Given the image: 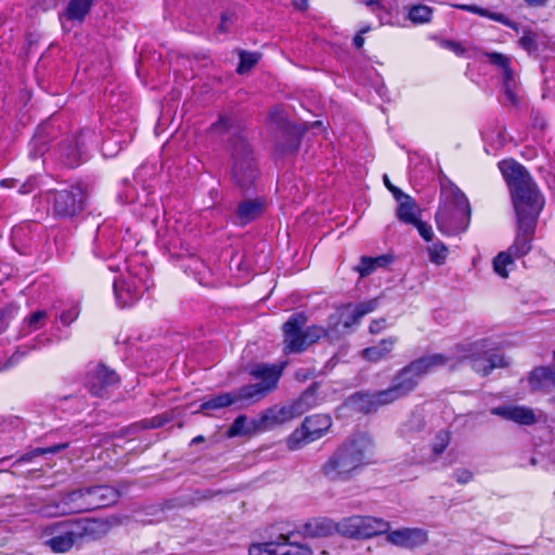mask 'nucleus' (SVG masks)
<instances>
[{"label": "nucleus", "instance_id": "ddd939ff", "mask_svg": "<svg viewBox=\"0 0 555 555\" xmlns=\"http://www.w3.org/2000/svg\"><path fill=\"white\" fill-rule=\"evenodd\" d=\"M90 138L89 132H81L78 137H72L61 144L60 153L66 166L75 167L83 160Z\"/></svg>", "mask_w": 555, "mask_h": 555}, {"label": "nucleus", "instance_id": "5701e85b", "mask_svg": "<svg viewBox=\"0 0 555 555\" xmlns=\"http://www.w3.org/2000/svg\"><path fill=\"white\" fill-rule=\"evenodd\" d=\"M393 197L398 202L397 217L400 221L410 224L416 222L420 215L415 201L400 189L393 190Z\"/></svg>", "mask_w": 555, "mask_h": 555}, {"label": "nucleus", "instance_id": "0e129e2a", "mask_svg": "<svg viewBox=\"0 0 555 555\" xmlns=\"http://www.w3.org/2000/svg\"><path fill=\"white\" fill-rule=\"evenodd\" d=\"M228 21H230V16L223 14L222 17H221L220 25H219V30L220 31H227L228 30V27H227Z\"/></svg>", "mask_w": 555, "mask_h": 555}, {"label": "nucleus", "instance_id": "8fccbe9b", "mask_svg": "<svg viewBox=\"0 0 555 555\" xmlns=\"http://www.w3.org/2000/svg\"><path fill=\"white\" fill-rule=\"evenodd\" d=\"M47 318V312L43 310H38L29 315L27 319V326L33 330H39L43 326V321Z\"/></svg>", "mask_w": 555, "mask_h": 555}, {"label": "nucleus", "instance_id": "c756f323", "mask_svg": "<svg viewBox=\"0 0 555 555\" xmlns=\"http://www.w3.org/2000/svg\"><path fill=\"white\" fill-rule=\"evenodd\" d=\"M92 2L93 0H70L61 21L63 23L64 20L81 23L89 13Z\"/></svg>", "mask_w": 555, "mask_h": 555}, {"label": "nucleus", "instance_id": "72a5a7b5", "mask_svg": "<svg viewBox=\"0 0 555 555\" xmlns=\"http://www.w3.org/2000/svg\"><path fill=\"white\" fill-rule=\"evenodd\" d=\"M360 516L346 517L334 524V527L335 530L344 537L360 539Z\"/></svg>", "mask_w": 555, "mask_h": 555}, {"label": "nucleus", "instance_id": "2f4dec72", "mask_svg": "<svg viewBox=\"0 0 555 555\" xmlns=\"http://www.w3.org/2000/svg\"><path fill=\"white\" fill-rule=\"evenodd\" d=\"M393 261V256L386 254L377 257L362 256L357 271L360 276L370 275L375 269L384 268Z\"/></svg>", "mask_w": 555, "mask_h": 555}, {"label": "nucleus", "instance_id": "37998d69", "mask_svg": "<svg viewBox=\"0 0 555 555\" xmlns=\"http://www.w3.org/2000/svg\"><path fill=\"white\" fill-rule=\"evenodd\" d=\"M39 513L43 517H57V516H66L67 512H63L62 508V495L59 501H53L51 503H47L42 505L39 509Z\"/></svg>", "mask_w": 555, "mask_h": 555}, {"label": "nucleus", "instance_id": "09e8293b", "mask_svg": "<svg viewBox=\"0 0 555 555\" xmlns=\"http://www.w3.org/2000/svg\"><path fill=\"white\" fill-rule=\"evenodd\" d=\"M410 224H413L416 228L418 234L424 241L429 242L433 240L434 231L429 223L417 218L416 222H411Z\"/></svg>", "mask_w": 555, "mask_h": 555}, {"label": "nucleus", "instance_id": "aec40b11", "mask_svg": "<svg viewBox=\"0 0 555 555\" xmlns=\"http://www.w3.org/2000/svg\"><path fill=\"white\" fill-rule=\"evenodd\" d=\"M453 359V357H448L442 353H433L417 358L411 361L408 365L420 380L426 374L433 372L437 367L447 365Z\"/></svg>", "mask_w": 555, "mask_h": 555}, {"label": "nucleus", "instance_id": "a18cd8bd", "mask_svg": "<svg viewBox=\"0 0 555 555\" xmlns=\"http://www.w3.org/2000/svg\"><path fill=\"white\" fill-rule=\"evenodd\" d=\"M46 145H47L46 135H43L41 133H37L30 141L29 156L31 158H37L39 156H42L47 150Z\"/></svg>", "mask_w": 555, "mask_h": 555}, {"label": "nucleus", "instance_id": "f257e3e1", "mask_svg": "<svg viewBox=\"0 0 555 555\" xmlns=\"http://www.w3.org/2000/svg\"><path fill=\"white\" fill-rule=\"evenodd\" d=\"M499 168L508 185L518 218L516 243H528L533 237L537 219L544 207V197L530 173L519 163L502 160Z\"/></svg>", "mask_w": 555, "mask_h": 555}, {"label": "nucleus", "instance_id": "f704fd0d", "mask_svg": "<svg viewBox=\"0 0 555 555\" xmlns=\"http://www.w3.org/2000/svg\"><path fill=\"white\" fill-rule=\"evenodd\" d=\"M300 415V411H298V409L295 406V403L293 402L292 404L282 406L279 410L270 409L268 414L262 416V422L271 420L274 423H284Z\"/></svg>", "mask_w": 555, "mask_h": 555}, {"label": "nucleus", "instance_id": "58836bf2", "mask_svg": "<svg viewBox=\"0 0 555 555\" xmlns=\"http://www.w3.org/2000/svg\"><path fill=\"white\" fill-rule=\"evenodd\" d=\"M374 396L378 409L404 397L393 384L387 389L374 391Z\"/></svg>", "mask_w": 555, "mask_h": 555}, {"label": "nucleus", "instance_id": "69168bd1", "mask_svg": "<svg viewBox=\"0 0 555 555\" xmlns=\"http://www.w3.org/2000/svg\"><path fill=\"white\" fill-rule=\"evenodd\" d=\"M360 320H354L353 321V312L347 317V319L344 321V326L345 327H351L352 325L357 324Z\"/></svg>", "mask_w": 555, "mask_h": 555}, {"label": "nucleus", "instance_id": "6ab92c4d", "mask_svg": "<svg viewBox=\"0 0 555 555\" xmlns=\"http://www.w3.org/2000/svg\"><path fill=\"white\" fill-rule=\"evenodd\" d=\"M490 413L520 425H532L537 422L533 410L521 405H500L492 408Z\"/></svg>", "mask_w": 555, "mask_h": 555}, {"label": "nucleus", "instance_id": "6e6552de", "mask_svg": "<svg viewBox=\"0 0 555 555\" xmlns=\"http://www.w3.org/2000/svg\"><path fill=\"white\" fill-rule=\"evenodd\" d=\"M462 9L467 10L469 12L478 13L482 16H488L493 21L500 22L505 26L514 29L517 33H521L519 37L518 44L521 49H524L527 53L533 54L539 51L540 46L544 44V36L541 31L533 30L529 27H524L519 29L518 25L508 20L505 15L500 13H488L486 10L477 8L475 5H463Z\"/></svg>", "mask_w": 555, "mask_h": 555}, {"label": "nucleus", "instance_id": "de8ad7c7", "mask_svg": "<svg viewBox=\"0 0 555 555\" xmlns=\"http://www.w3.org/2000/svg\"><path fill=\"white\" fill-rule=\"evenodd\" d=\"M449 442H450L449 434L447 431H439L436 435V442L433 446V453L436 456H439L440 454H442L444 452V450L449 446Z\"/></svg>", "mask_w": 555, "mask_h": 555}, {"label": "nucleus", "instance_id": "b1692460", "mask_svg": "<svg viewBox=\"0 0 555 555\" xmlns=\"http://www.w3.org/2000/svg\"><path fill=\"white\" fill-rule=\"evenodd\" d=\"M61 495L63 512H67L68 515L90 512L86 488H78Z\"/></svg>", "mask_w": 555, "mask_h": 555}, {"label": "nucleus", "instance_id": "393cba45", "mask_svg": "<svg viewBox=\"0 0 555 555\" xmlns=\"http://www.w3.org/2000/svg\"><path fill=\"white\" fill-rule=\"evenodd\" d=\"M264 211V203L261 199H246L243 201L236 209L233 216V222L235 224L245 225L258 217Z\"/></svg>", "mask_w": 555, "mask_h": 555}, {"label": "nucleus", "instance_id": "39448f33", "mask_svg": "<svg viewBox=\"0 0 555 555\" xmlns=\"http://www.w3.org/2000/svg\"><path fill=\"white\" fill-rule=\"evenodd\" d=\"M307 322L308 317L305 312H296L282 325L285 354L302 353L322 337L327 336V330L319 325L307 326Z\"/></svg>", "mask_w": 555, "mask_h": 555}, {"label": "nucleus", "instance_id": "a19ab883", "mask_svg": "<svg viewBox=\"0 0 555 555\" xmlns=\"http://www.w3.org/2000/svg\"><path fill=\"white\" fill-rule=\"evenodd\" d=\"M238 55L240 64L237 66L236 72L241 75L250 70L260 60V54L257 52H247L244 50H238Z\"/></svg>", "mask_w": 555, "mask_h": 555}, {"label": "nucleus", "instance_id": "f3484780", "mask_svg": "<svg viewBox=\"0 0 555 555\" xmlns=\"http://www.w3.org/2000/svg\"><path fill=\"white\" fill-rule=\"evenodd\" d=\"M387 541L399 547L414 548L424 545L428 537L427 532L421 528H402L389 531Z\"/></svg>", "mask_w": 555, "mask_h": 555}, {"label": "nucleus", "instance_id": "412c9836", "mask_svg": "<svg viewBox=\"0 0 555 555\" xmlns=\"http://www.w3.org/2000/svg\"><path fill=\"white\" fill-rule=\"evenodd\" d=\"M531 245H511V247L499 253L493 259L494 272L503 279L508 276V267L514 266V258L521 257L529 253Z\"/></svg>", "mask_w": 555, "mask_h": 555}, {"label": "nucleus", "instance_id": "20e7f679", "mask_svg": "<svg viewBox=\"0 0 555 555\" xmlns=\"http://www.w3.org/2000/svg\"><path fill=\"white\" fill-rule=\"evenodd\" d=\"M112 524L103 518H72L44 527L43 534L51 535L46 544L55 553L68 552L75 545L96 541L105 537Z\"/></svg>", "mask_w": 555, "mask_h": 555}, {"label": "nucleus", "instance_id": "2eb2a0df", "mask_svg": "<svg viewBox=\"0 0 555 555\" xmlns=\"http://www.w3.org/2000/svg\"><path fill=\"white\" fill-rule=\"evenodd\" d=\"M485 56L488 61L502 70L503 87L506 99L512 103H517V96L515 93L516 79L513 70L511 69V59L502 53L491 52L486 53Z\"/></svg>", "mask_w": 555, "mask_h": 555}, {"label": "nucleus", "instance_id": "338daca9", "mask_svg": "<svg viewBox=\"0 0 555 555\" xmlns=\"http://www.w3.org/2000/svg\"><path fill=\"white\" fill-rule=\"evenodd\" d=\"M525 2L530 7H543L547 0H525Z\"/></svg>", "mask_w": 555, "mask_h": 555}, {"label": "nucleus", "instance_id": "4468645a", "mask_svg": "<svg viewBox=\"0 0 555 555\" xmlns=\"http://www.w3.org/2000/svg\"><path fill=\"white\" fill-rule=\"evenodd\" d=\"M83 207V194L80 189L63 190L54 195V211L57 216L68 217Z\"/></svg>", "mask_w": 555, "mask_h": 555}, {"label": "nucleus", "instance_id": "4c0bfd02", "mask_svg": "<svg viewBox=\"0 0 555 555\" xmlns=\"http://www.w3.org/2000/svg\"><path fill=\"white\" fill-rule=\"evenodd\" d=\"M528 379L532 388H540L544 382L555 379V372L548 366H538L530 373Z\"/></svg>", "mask_w": 555, "mask_h": 555}, {"label": "nucleus", "instance_id": "79ce46f5", "mask_svg": "<svg viewBox=\"0 0 555 555\" xmlns=\"http://www.w3.org/2000/svg\"><path fill=\"white\" fill-rule=\"evenodd\" d=\"M247 416L238 415L231 426L228 429V437H237L245 436L251 433L249 428L246 427Z\"/></svg>", "mask_w": 555, "mask_h": 555}, {"label": "nucleus", "instance_id": "bb28decb", "mask_svg": "<svg viewBox=\"0 0 555 555\" xmlns=\"http://www.w3.org/2000/svg\"><path fill=\"white\" fill-rule=\"evenodd\" d=\"M335 530L334 522L327 518H314L307 521L300 533L308 538L328 537Z\"/></svg>", "mask_w": 555, "mask_h": 555}, {"label": "nucleus", "instance_id": "bf43d9fd", "mask_svg": "<svg viewBox=\"0 0 555 555\" xmlns=\"http://www.w3.org/2000/svg\"><path fill=\"white\" fill-rule=\"evenodd\" d=\"M371 29L370 26H365L359 30V33L353 38V44L357 49H361L364 44L363 35Z\"/></svg>", "mask_w": 555, "mask_h": 555}, {"label": "nucleus", "instance_id": "a878e982", "mask_svg": "<svg viewBox=\"0 0 555 555\" xmlns=\"http://www.w3.org/2000/svg\"><path fill=\"white\" fill-rule=\"evenodd\" d=\"M346 404L351 410L363 414L373 413L378 410L374 392H354L349 396Z\"/></svg>", "mask_w": 555, "mask_h": 555}, {"label": "nucleus", "instance_id": "052dcab7", "mask_svg": "<svg viewBox=\"0 0 555 555\" xmlns=\"http://www.w3.org/2000/svg\"><path fill=\"white\" fill-rule=\"evenodd\" d=\"M443 46L447 49L453 51L456 55H462L465 51L464 48L459 42L455 41H446Z\"/></svg>", "mask_w": 555, "mask_h": 555}, {"label": "nucleus", "instance_id": "f03ea898", "mask_svg": "<svg viewBox=\"0 0 555 555\" xmlns=\"http://www.w3.org/2000/svg\"><path fill=\"white\" fill-rule=\"evenodd\" d=\"M373 440L363 433L346 438L321 465L320 473L331 482H347L372 463Z\"/></svg>", "mask_w": 555, "mask_h": 555}, {"label": "nucleus", "instance_id": "0eeeda50", "mask_svg": "<svg viewBox=\"0 0 555 555\" xmlns=\"http://www.w3.org/2000/svg\"><path fill=\"white\" fill-rule=\"evenodd\" d=\"M332 426V418L327 414H314L307 416L301 426L295 429L287 439L291 450H297L304 444L310 443L324 436Z\"/></svg>", "mask_w": 555, "mask_h": 555}, {"label": "nucleus", "instance_id": "13d9d810", "mask_svg": "<svg viewBox=\"0 0 555 555\" xmlns=\"http://www.w3.org/2000/svg\"><path fill=\"white\" fill-rule=\"evenodd\" d=\"M386 326V320L385 319H377L373 320L370 324V333L372 334H378L380 333Z\"/></svg>", "mask_w": 555, "mask_h": 555}, {"label": "nucleus", "instance_id": "a211bd4d", "mask_svg": "<svg viewBox=\"0 0 555 555\" xmlns=\"http://www.w3.org/2000/svg\"><path fill=\"white\" fill-rule=\"evenodd\" d=\"M85 488L90 512L108 507L118 501L119 492L111 486L95 485Z\"/></svg>", "mask_w": 555, "mask_h": 555}, {"label": "nucleus", "instance_id": "ea45409f", "mask_svg": "<svg viewBox=\"0 0 555 555\" xmlns=\"http://www.w3.org/2000/svg\"><path fill=\"white\" fill-rule=\"evenodd\" d=\"M433 10L428 5L417 4L409 9L408 18L414 24H424L430 21Z\"/></svg>", "mask_w": 555, "mask_h": 555}, {"label": "nucleus", "instance_id": "4d7b16f0", "mask_svg": "<svg viewBox=\"0 0 555 555\" xmlns=\"http://www.w3.org/2000/svg\"><path fill=\"white\" fill-rule=\"evenodd\" d=\"M165 423L160 417L141 420V428H157Z\"/></svg>", "mask_w": 555, "mask_h": 555}, {"label": "nucleus", "instance_id": "dca6fc26", "mask_svg": "<svg viewBox=\"0 0 555 555\" xmlns=\"http://www.w3.org/2000/svg\"><path fill=\"white\" fill-rule=\"evenodd\" d=\"M119 382L117 374L104 365H98L93 373L88 376L87 387L89 391L100 398L108 393V388Z\"/></svg>", "mask_w": 555, "mask_h": 555}, {"label": "nucleus", "instance_id": "6e6d98bb", "mask_svg": "<svg viewBox=\"0 0 555 555\" xmlns=\"http://www.w3.org/2000/svg\"><path fill=\"white\" fill-rule=\"evenodd\" d=\"M269 118L272 122L276 124L278 126H283L285 122V117L280 107L273 108L270 114Z\"/></svg>", "mask_w": 555, "mask_h": 555}, {"label": "nucleus", "instance_id": "3c124183", "mask_svg": "<svg viewBox=\"0 0 555 555\" xmlns=\"http://www.w3.org/2000/svg\"><path fill=\"white\" fill-rule=\"evenodd\" d=\"M486 358H487V367L489 371V374L493 371L495 367H504L507 365V362L505 359L500 354L489 353L486 349Z\"/></svg>", "mask_w": 555, "mask_h": 555}, {"label": "nucleus", "instance_id": "e2e57ef3", "mask_svg": "<svg viewBox=\"0 0 555 555\" xmlns=\"http://www.w3.org/2000/svg\"><path fill=\"white\" fill-rule=\"evenodd\" d=\"M293 4L298 10H306L308 7V0H293Z\"/></svg>", "mask_w": 555, "mask_h": 555}, {"label": "nucleus", "instance_id": "7ed1b4c3", "mask_svg": "<svg viewBox=\"0 0 555 555\" xmlns=\"http://www.w3.org/2000/svg\"><path fill=\"white\" fill-rule=\"evenodd\" d=\"M282 371L274 365L260 364L250 371V375L260 382L244 385L229 392H221L205 401L198 412L210 416V411L234 406L236 410L247 408L267 397L278 386Z\"/></svg>", "mask_w": 555, "mask_h": 555}, {"label": "nucleus", "instance_id": "c9c22d12", "mask_svg": "<svg viewBox=\"0 0 555 555\" xmlns=\"http://www.w3.org/2000/svg\"><path fill=\"white\" fill-rule=\"evenodd\" d=\"M69 447L68 442L57 443L48 448H36L27 453L21 455L13 465L16 466L21 463L31 462L35 457L46 455V454H55L59 453Z\"/></svg>", "mask_w": 555, "mask_h": 555}, {"label": "nucleus", "instance_id": "864d4df0", "mask_svg": "<svg viewBox=\"0 0 555 555\" xmlns=\"http://www.w3.org/2000/svg\"><path fill=\"white\" fill-rule=\"evenodd\" d=\"M78 314H79V312H78L77 308H72L69 310L63 311L60 314L59 319L62 324L69 325L74 320L77 319Z\"/></svg>", "mask_w": 555, "mask_h": 555}, {"label": "nucleus", "instance_id": "7c9ffc66", "mask_svg": "<svg viewBox=\"0 0 555 555\" xmlns=\"http://www.w3.org/2000/svg\"><path fill=\"white\" fill-rule=\"evenodd\" d=\"M392 384L405 397L416 388L418 385V379L406 364L404 367L397 372L392 379Z\"/></svg>", "mask_w": 555, "mask_h": 555}, {"label": "nucleus", "instance_id": "e433bc0d", "mask_svg": "<svg viewBox=\"0 0 555 555\" xmlns=\"http://www.w3.org/2000/svg\"><path fill=\"white\" fill-rule=\"evenodd\" d=\"M426 422L422 413L413 412L404 423L402 431L406 437H412L425 430Z\"/></svg>", "mask_w": 555, "mask_h": 555}, {"label": "nucleus", "instance_id": "49530a36", "mask_svg": "<svg viewBox=\"0 0 555 555\" xmlns=\"http://www.w3.org/2000/svg\"><path fill=\"white\" fill-rule=\"evenodd\" d=\"M378 306V300L376 298L370 299L364 302H360L353 309V321L361 320L365 314L374 311Z\"/></svg>", "mask_w": 555, "mask_h": 555}, {"label": "nucleus", "instance_id": "9b49d317", "mask_svg": "<svg viewBox=\"0 0 555 555\" xmlns=\"http://www.w3.org/2000/svg\"><path fill=\"white\" fill-rule=\"evenodd\" d=\"M437 210L472 211L464 192L452 181L443 179L440 182L439 204Z\"/></svg>", "mask_w": 555, "mask_h": 555}, {"label": "nucleus", "instance_id": "423d86ee", "mask_svg": "<svg viewBox=\"0 0 555 555\" xmlns=\"http://www.w3.org/2000/svg\"><path fill=\"white\" fill-rule=\"evenodd\" d=\"M231 176L241 188L249 186L256 179L258 169L254 152L242 133H234L228 144Z\"/></svg>", "mask_w": 555, "mask_h": 555}, {"label": "nucleus", "instance_id": "473e14b6", "mask_svg": "<svg viewBox=\"0 0 555 555\" xmlns=\"http://www.w3.org/2000/svg\"><path fill=\"white\" fill-rule=\"evenodd\" d=\"M320 388V384L318 382L312 383L302 393L301 396L294 401L295 406L300 411L302 415L308 410L315 408L320 403V398L318 395V390Z\"/></svg>", "mask_w": 555, "mask_h": 555}, {"label": "nucleus", "instance_id": "f8f14e48", "mask_svg": "<svg viewBox=\"0 0 555 555\" xmlns=\"http://www.w3.org/2000/svg\"><path fill=\"white\" fill-rule=\"evenodd\" d=\"M472 211L437 210L435 215L437 229L447 236H456L465 232L470 223Z\"/></svg>", "mask_w": 555, "mask_h": 555}, {"label": "nucleus", "instance_id": "774afa93", "mask_svg": "<svg viewBox=\"0 0 555 555\" xmlns=\"http://www.w3.org/2000/svg\"><path fill=\"white\" fill-rule=\"evenodd\" d=\"M384 182H385V185L387 186V189L393 194V190L395 189H398L397 186H395L393 184L390 183L389 181V178L387 176H384Z\"/></svg>", "mask_w": 555, "mask_h": 555}, {"label": "nucleus", "instance_id": "c03bdc74", "mask_svg": "<svg viewBox=\"0 0 555 555\" xmlns=\"http://www.w3.org/2000/svg\"><path fill=\"white\" fill-rule=\"evenodd\" d=\"M427 251L430 261L438 266L444 263L449 253L447 245H428Z\"/></svg>", "mask_w": 555, "mask_h": 555}, {"label": "nucleus", "instance_id": "1a4fd4ad", "mask_svg": "<svg viewBox=\"0 0 555 555\" xmlns=\"http://www.w3.org/2000/svg\"><path fill=\"white\" fill-rule=\"evenodd\" d=\"M289 534H281L276 541L251 544L249 555H311L307 544L289 541Z\"/></svg>", "mask_w": 555, "mask_h": 555}, {"label": "nucleus", "instance_id": "4be33fe9", "mask_svg": "<svg viewBox=\"0 0 555 555\" xmlns=\"http://www.w3.org/2000/svg\"><path fill=\"white\" fill-rule=\"evenodd\" d=\"M113 287L116 302L120 308L132 307L137 302V282L134 278L115 280Z\"/></svg>", "mask_w": 555, "mask_h": 555}, {"label": "nucleus", "instance_id": "cd10ccee", "mask_svg": "<svg viewBox=\"0 0 555 555\" xmlns=\"http://www.w3.org/2000/svg\"><path fill=\"white\" fill-rule=\"evenodd\" d=\"M360 539H369L378 534L387 533L390 525L382 518L371 516H360Z\"/></svg>", "mask_w": 555, "mask_h": 555}, {"label": "nucleus", "instance_id": "c85d7f7f", "mask_svg": "<svg viewBox=\"0 0 555 555\" xmlns=\"http://www.w3.org/2000/svg\"><path fill=\"white\" fill-rule=\"evenodd\" d=\"M396 343V337L382 339L377 345L364 348L362 350V358L370 362H378L387 358V356L392 351Z\"/></svg>", "mask_w": 555, "mask_h": 555}, {"label": "nucleus", "instance_id": "9d476101", "mask_svg": "<svg viewBox=\"0 0 555 555\" xmlns=\"http://www.w3.org/2000/svg\"><path fill=\"white\" fill-rule=\"evenodd\" d=\"M488 347L487 339H480L474 343L457 345L455 347L456 356H452L455 361L452 367L464 361H469L473 370L483 376L489 375L487 367L486 348Z\"/></svg>", "mask_w": 555, "mask_h": 555}, {"label": "nucleus", "instance_id": "5fc2aeb1", "mask_svg": "<svg viewBox=\"0 0 555 555\" xmlns=\"http://www.w3.org/2000/svg\"><path fill=\"white\" fill-rule=\"evenodd\" d=\"M363 2L376 14L386 10V0H363Z\"/></svg>", "mask_w": 555, "mask_h": 555}, {"label": "nucleus", "instance_id": "680f3d73", "mask_svg": "<svg viewBox=\"0 0 555 555\" xmlns=\"http://www.w3.org/2000/svg\"><path fill=\"white\" fill-rule=\"evenodd\" d=\"M228 118L221 117L216 124L211 126L214 132H219L223 126L228 125Z\"/></svg>", "mask_w": 555, "mask_h": 555}, {"label": "nucleus", "instance_id": "603ef678", "mask_svg": "<svg viewBox=\"0 0 555 555\" xmlns=\"http://www.w3.org/2000/svg\"><path fill=\"white\" fill-rule=\"evenodd\" d=\"M453 478L461 485H466L473 479V473L465 468H457L453 472Z\"/></svg>", "mask_w": 555, "mask_h": 555}]
</instances>
